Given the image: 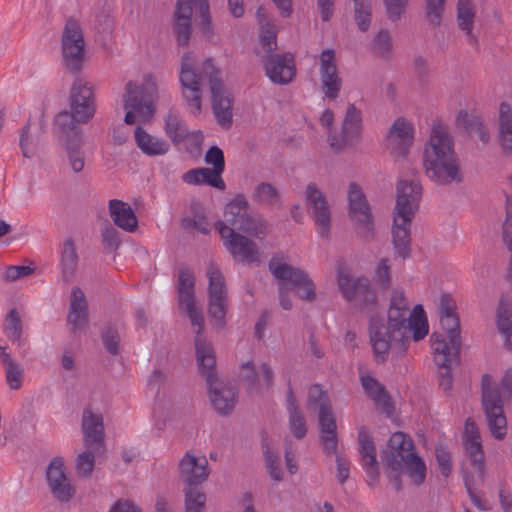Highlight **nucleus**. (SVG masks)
Wrapping results in <instances>:
<instances>
[{"mask_svg":"<svg viewBox=\"0 0 512 512\" xmlns=\"http://www.w3.org/2000/svg\"><path fill=\"white\" fill-rule=\"evenodd\" d=\"M428 332L429 324L423 306L417 304L409 313L404 292L395 290L390 300L387 323H372L370 338L375 355L384 360L390 351L396 355L404 354L411 340L418 342Z\"/></svg>","mask_w":512,"mask_h":512,"instance_id":"nucleus-1","label":"nucleus"},{"mask_svg":"<svg viewBox=\"0 0 512 512\" xmlns=\"http://www.w3.org/2000/svg\"><path fill=\"white\" fill-rule=\"evenodd\" d=\"M216 229L235 260L248 263L259 261L260 253L256 244L235 230L263 239L267 233V223L259 216L249 213L248 202L243 196H237L226 205L224 221H218Z\"/></svg>","mask_w":512,"mask_h":512,"instance_id":"nucleus-2","label":"nucleus"},{"mask_svg":"<svg viewBox=\"0 0 512 512\" xmlns=\"http://www.w3.org/2000/svg\"><path fill=\"white\" fill-rule=\"evenodd\" d=\"M427 176L440 185L461 181L454 141L446 125L435 123L423 152Z\"/></svg>","mask_w":512,"mask_h":512,"instance_id":"nucleus-3","label":"nucleus"},{"mask_svg":"<svg viewBox=\"0 0 512 512\" xmlns=\"http://www.w3.org/2000/svg\"><path fill=\"white\" fill-rule=\"evenodd\" d=\"M422 186L418 179H400L397 184L396 205L393 211L392 240L396 254L410 255L411 223L419 209Z\"/></svg>","mask_w":512,"mask_h":512,"instance_id":"nucleus-4","label":"nucleus"},{"mask_svg":"<svg viewBox=\"0 0 512 512\" xmlns=\"http://www.w3.org/2000/svg\"><path fill=\"white\" fill-rule=\"evenodd\" d=\"M96 103L93 87L80 79L76 80L70 90L69 111H61L54 119L59 134L78 136L79 125L89 122L95 115Z\"/></svg>","mask_w":512,"mask_h":512,"instance_id":"nucleus-5","label":"nucleus"},{"mask_svg":"<svg viewBox=\"0 0 512 512\" xmlns=\"http://www.w3.org/2000/svg\"><path fill=\"white\" fill-rule=\"evenodd\" d=\"M158 99L157 82L152 74H146L141 81L130 80L122 95L127 125L148 123L156 111Z\"/></svg>","mask_w":512,"mask_h":512,"instance_id":"nucleus-6","label":"nucleus"},{"mask_svg":"<svg viewBox=\"0 0 512 512\" xmlns=\"http://www.w3.org/2000/svg\"><path fill=\"white\" fill-rule=\"evenodd\" d=\"M482 405L489 430L494 438L502 440L507 434V420L503 403L512 397V367L508 368L500 383V388L493 383L491 375L482 377Z\"/></svg>","mask_w":512,"mask_h":512,"instance_id":"nucleus-7","label":"nucleus"},{"mask_svg":"<svg viewBox=\"0 0 512 512\" xmlns=\"http://www.w3.org/2000/svg\"><path fill=\"white\" fill-rule=\"evenodd\" d=\"M196 358L201 373L206 377L209 396L215 410L222 415L229 414L237 401L236 388L230 383L215 378V356L211 343L201 337L195 340Z\"/></svg>","mask_w":512,"mask_h":512,"instance_id":"nucleus-8","label":"nucleus"},{"mask_svg":"<svg viewBox=\"0 0 512 512\" xmlns=\"http://www.w3.org/2000/svg\"><path fill=\"white\" fill-rule=\"evenodd\" d=\"M179 474L185 483L186 512H203L206 495L199 487L210 474L205 455L188 451L179 463Z\"/></svg>","mask_w":512,"mask_h":512,"instance_id":"nucleus-9","label":"nucleus"},{"mask_svg":"<svg viewBox=\"0 0 512 512\" xmlns=\"http://www.w3.org/2000/svg\"><path fill=\"white\" fill-rule=\"evenodd\" d=\"M464 446L469 457V466L463 467V477L465 487L468 491L472 503L480 510H486L487 507L475 493V487L484 479L485 463L484 453L479 429L471 418H468L464 429Z\"/></svg>","mask_w":512,"mask_h":512,"instance_id":"nucleus-10","label":"nucleus"},{"mask_svg":"<svg viewBox=\"0 0 512 512\" xmlns=\"http://www.w3.org/2000/svg\"><path fill=\"white\" fill-rule=\"evenodd\" d=\"M269 269L280 280V304L283 309L288 310L292 307L288 298L290 291H294L301 299L307 301H312L315 298L313 281L304 271L288 265L279 258L270 260Z\"/></svg>","mask_w":512,"mask_h":512,"instance_id":"nucleus-11","label":"nucleus"},{"mask_svg":"<svg viewBox=\"0 0 512 512\" xmlns=\"http://www.w3.org/2000/svg\"><path fill=\"white\" fill-rule=\"evenodd\" d=\"M431 349L435 364L443 369L440 385L445 390L451 387V367L459 360L461 347L460 329H441L430 337Z\"/></svg>","mask_w":512,"mask_h":512,"instance_id":"nucleus-12","label":"nucleus"},{"mask_svg":"<svg viewBox=\"0 0 512 512\" xmlns=\"http://www.w3.org/2000/svg\"><path fill=\"white\" fill-rule=\"evenodd\" d=\"M85 445L88 450L80 453L75 460V469L79 477H88L93 471L95 454L104 443V426L101 414L85 409L82 418Z\"/></svg>","mask_w":512,"mask_h":512,"instance_id":"nucleus-13","label":"nucleus"},{"mask_svg":"<svg viewBox=\"0 0 512 512\" xmlns=\"http://www.w3.org/2000/svg\"><path fill=\"white\" fill-rule=\"evenodd\" d=\"M199 17V27L204 34L211 33V21L207 0H178L174 17V30L179 45H187L191 34V15Z\"/></svg>","mask_w":512,"mask_h":512,"instance_id":"nucleus-14","label":"nucleus"},{"mask_svg":"<svg viewBox=\"0 0 512 512\" xmlns=\"http://www.w3.org/2000/svg\"><path fill=\"white\" fill-rule=\"evenodd\" d=\"M206 276L208 278V316L211 325L221 330L226 325L229 307L225 278L219 267L213 263L207 266Z\"/></svg>","mask_w":512,"mask_h":512,"instance_id":"nucleus-15","label":"nucleus"},{"mask_svg":"<svg viewBox=\"0 0 512 512\" xmlns=\"http://www.w3.org/2000/svg\"><path fill=\"white\" fill-rule=\"evenodd\" d=\"M201 69L202 73L209 79L212 109L215 118L219 125L228 128L232 123V96L226 90L224 83L220 79V71L211 59L205 60Z\"/></svg>","mask_w":512,"mask_h":512,"instance_id":"nucleus-16","label":"nucleus"},{"mask_svg":"<svg viewBox=\"0 0 512 512\" xmlns=\"http://www.w3.org/2000/svg\"><path fill=\"white\" fill-rule=\"evenodd\" d=\"M201 74L196 72V58L192 53L184 54L181 60L179 80L182 97L189 113L194 116L202 111Z\"/></svg>","mask_w":512,"mask_h":512,"instance_id":"nucleus-17","label":"nucleus"},{"mask_svg":"<svg viewBox=\"0 0 512 512\" xmlns=\"http://www.w3.org/2000/svg\"><path fill=\"white\" fill-rule=\"evenodd\" d=\"M308 401L310 405H319L320 440L324 450L329 454L336 453L337 433L336 420L327 395L319 385L309 388Z\"/></svg>","mask_w":512,"mask_h":512,"instance_id":"nucleus-18","label":"nucleus"},{"mask_svg":"<svg viewBox=\"0 0 512 512\" xmlns=\"http://www.w3.org/2000/svg\"><path fill=\"white\" fill-rule=\"evenodd\" d=\"M195 277L189 268H181L178 272V305L179 309L187 314L197 334H201L204 328V318L201 308L195 299Z\"/></svg>","mask_w":512,"mask_h":512,"instance_id":"nucleus-19","label":"nucleus"},{"mask_svg":"<svg viewBox=\"0 0 512 512\" xmlns=\"http://www.w3.org/2000/svg\"><path fill=\"white\" fill-rule=\"evenodd\" d=\"M62 57L65 66L72 71L81 69L85 55V41L80 24L67 20L61 39Z\"/></svg>","mask_w":512,"mask_h":512,"instance_id":"nucleus-20","label":"nucleus"},{"mask_svg":"<svg viewBox=\"0 0 512 512\" xmlns=\"http://www.w3.org/2000/svg\"><path fill=\"white\" fill-rule=\"evenodd\" d=\"M347 197L349 216L357 227L358 232L364 237L372 235L373 218L362 189L356 183H351Z\"/></svg>","mask_w":512,"mask_h":512,"instance_id":"nucleus-21","label":"nucleus"},{"mask_svg":"<svg viewBox=\"0 0 512 512\" xmlns=\"http://www.w3.org/2000/svg\"><path fill=\"white\" fill-rule=\"evenodd\" d=\"M46 478L53 496L61 501H70L75 494V487L69 477L64 459L62 457H54L46 471Z\"/></svg>","mask_w":512,"mask_h":512,"instance_id":"nucleus-22","label":"nucleus"},{"mask_svg":"<svg viewBox=\"0 0 512 512\" xmlns=\"http://www.w3.org/2000/svg\"><path fill=\"white\" fill-rule=\"evenodd\" d=\"M338 286L345 299L359 304L374 303L376 292L366 278L353 279L346 267H338Z\"/></svg>","mask_w":512,"mask_h":512,"instance_id":"nucleus-23","label":"nucleus"},{"mask_svg":"<svg viewBox=\"0 0 512 512\" xmlns=\"http://www.w3.org/2000/svg\"><path fill=\"white\" fill-rule=\"evenodd\" d=\"M362 127V113L354 104H349L339 136L329 134L331 148L338 152L359 140Z\"/></svg>","mask_w":512,"mask_h":512,"instance_id":"nucleus-24","label":"nucleus"},{"mask_svg":"<svg viewBox=\"0 0 512 512\" xmlns=\"http://www.w3.org/2000/svg\"><path fill=\"white\" fill-rule=\"evenodd\" d=\"M306 204L313 216L317 233L322 238H327L330 232V209L323 193L314 183L306 188Z\"/></svg>","mask_w":512,"mask_h":512,"instance_id":"nucleus-25","label":"nucleus"},{"mask_svg":"<svg viewBox=\"0 0 512 512\" xmlns=\"http://www.w3.org/2000/svg\"><path fill=\"white\" fill-rule=\"evenodd\" d=\"M319 60L322 92L325 97L334 100L338 97L342 87V80L339 76L334 50H323L319 56Z\"/></svg>","mask_w":512,"mask_h":512,"instance_id":"nucleus-26","label":"nucleus"},{"mask_svg":"<svg viewBox=\"0 0 512 512\" xmlns=\"http://www.w3.org/2000/svg\"><path fill=\"white\" fill-rule=\"evenodd\" d=\"M414 140V125L400 117L392 124L386 139L387 147L395 156H405Z\"/></svg>","mask_w":512,"mask_h":512,"instance_id":"nucleus-27","label":"nucleus"},{"mask_svg":"<svg viewBox=\"0 0 512 512\" xmlns=\"http://www.w3.org/2000/svg\"><path fill=\"white\" fill-rule=\"evenodd\" d=\"M413 453L415 451L412 439L402 432H395L388 441L383 460L391 470L398 472L402 470L403 460Z\"/></svg>","mask_w":512,"mask_h":512,"instance_id":"nucleus-28","label":"nucleus"},{"mask_svg":"<svg viewBox=\"0 0 512 512\" xmlns=\"http://www.w3.org/2000/svg\"><path fill=\"white\" fill-rule=\"evenodd\" d=\"M267 77L275 84H287L295 76V64L291 55H271L266 59Z\"/></svg>","mask_w":512,"mask_h":512,"instance_id":"nucleus-29","label":"nucleus"},{"mask_svg":"<svg viewBox=\"0 0 512 512\" xmlns=\"http://www.w3.org/2000/svg\"><path fill=\"white\" fill-rule=\"evenodd\" d=\"M240 373L251 393L261 394L272 386L273 372L266 364H262L256 369L253 363H244Z\"/></svg>","mask_w":512,"mask_h":512,"instance_id":"nucleus-30","label":"nucleus"},{"mask_svg":"<svg viewBox=\"0 0 512 512\" xmlns=\"http://www.w3.org/2000/svg\"><path fill=\"white\" fill-rule=\"evenodd\" d=\"M358 442L362 466L369 478L368 484L373 485L379 476L376 450L372 438L364 427L359 429Z\"/></svg>","mask_w":512,"mask_h":512,"instance_id":"nucleus-31","label":"nucleus"},{"mask_svg":"<svg viewBox=\"0 0 512 512\" xmlns=\"http://www.w3.org/2000/svg\"><path fill=\"white\" fill-rule=\"evenodd\" d=\"M109 214L114 224L120 229L133 233L138 228V219L130 204L112 199L108 204Z\"/></svg>","mask_w":512,"mask_h":512,"instance_id":"nucleus-32","label":"nucleus"},{"mask_svg":"<svg viewBox=\"0 0 512 512\" xmlns=\"http://www.w3.org/2000/svg\"><path fill=\"white\" fill-rule=\"evenodd\" d=\"M134 138L137 147L140 151L147 156H162L165 155L169 149V143L163 138L148 133L144 128L138 126L134 132Z\"/></svg>","mask_w":512,"mask_h":512,"instance_id":"nucleus-33","label":"nucleus"},{"mask_svg":"<svg viewBox=\"0 0 512 512\" xmlns=\"http://www.w3.org/2000/svg\"><path fill=\"white\" fill-rule=\"evenodd\" d=\"M361 384L365 393L374 401L375 405L387 415L393 413V404L385 388L372 376L361 375Z\"/></svg>","mask_w":512,"mask_h":512,"instance_id":"nucleus-34","label":"nucleus"},{"mask_svg":"<svg viewBox=\"0 0 512 512\" xmlns=\"http://www.w3.org/2000/svg\"><path fill=\"white\" fill-rule=\"evenodd\" d=\"M512 300L507 296H502L496 311V326L499 334L502 336L504 345L508 350H512Z\"/></svg>","mask_w":512,"mask_h":512,"instance_id":"nucleus-35","label":"nucleus"},{"mask_svg":"<svg viewBox=\"0 0 512 512\" xmlns=\"http://www.w3.org/2000/svg\"><path fill=\"white\" fill-rule=\"evenodd\" d=\"M88 321L87 302L84 293L79 288H74L71 293L68 324L73 331L83 329Z\"/></svg>","mask_w":512,"mask_h":512,"instance_id":"nucleus-36","label":"nucleus"},{"mask_svg":"<svg viewBox=\"0 0 512 512\" xmlns=\"http://www.w3.org/2000/svg\"><path fill=\"white\" fill-rule=\"evenodd\" d=\"M223 171L215 168H198L186 172L184 182L188 184H208L214 188L223 190L225 183L222 179Z\"/></svg>","mask_w":512,"mask_h":512,"instance_id":"nucleus-37","label":"nucleus"},{"mask_svg":"<svg viewBox=\"0 0 512 512\" xmlns=\"http://www.w3.org/2000/svg\"><path fill=\"white\" fill-rule=\"evenodd\" d=\"M0 361L4 366L6 383L12 390H19L22 387L24 379V370L20 364L16 363L11 355L6 352L5 346L0 340Z\"/></svg>","mask_w":512,"mask_h":512,"instance_id":"nucleus-38","label":"nucleus"},{"mask_svg":"<svg viewBox=\"0 0 512 512\" xmlns=\"http://www.w3.org/2000/svg\"><path fill=\"white\" fill-rule=\"evenodd\" d=\"M499 141L501 147L507 151H512V108L507 102H502L499 106L498 116Z\"/></svg>","mask_w":512,"mask_h":512,"instance_id":"nucleus-39","label":"nucleus"},{"mask_svg":"<svg viewBox=\"0 0 512 512\" xmlns=\"http://www.w3.org/2000/svg\"><path fill=\"white\" fill-rule=\"evenodd\" d=\"M257 18L260 24V43L268 53L276 49L277 27L266 15V9L259 7L257 10Z\"/></svg>","mask_w":512,"mask_h":512,"instance_id":"nucleus-40","label":"nucleus"},{"mask_svg":"<svg viewBox=\"0 0 512 512\" xmlns=\"http://www.w3.org/2000/svg\"><path fill=\"white\" fill-rule=\"evenodd\" d=\"M60 135L65 140L66 154L71 169L75 173L81 172L85 165V156L81 148V134L77 137L71 135L66 136L64 134Z\"/></svg>","mask_w":512,"mask_h":512,"instance_id":"nucleus-41","label":"nucleus"},{"mask_svg":"<svg viewBox=\"0 0 512 512\" xmlns=\"http://www.w3.org/2000/svg\"><path fill=\"white\" fill-rule=\"evenodd\" d=\"M439 314L441 329H460L459 318L456 314V302L450 295L441 296Z\"/></svg>","mask_w":512,"mask_h":512,"instance_id":"nucleus-42","label":"nucleus"},{"mask_svg":"<svg viewBox=\"0 0 512 512\" xmlns=\"http://www.w3.org/2000/svg\"><path fill=\"white\" fill-rule=\"evenodd\" d=\"M475 18V6L471 0H458L457 20L461 30H463L471 43H475L476 39L472 34V28Z\"/></svg>","mask_w":512,"mask_h":512,"instance_id":"nucleus-43","label":"nucleus"},{"mask_svg":"<svg viewBox=\"0 0 512 512\" xmlns=\"http://www.w3.org/2000/svg\"><path fill=\"white\" fill-rule=\"evenodd\" d=\"M287 409L289 411V426L293 435L301 439L306 435V421L296 405L295 398L291 390L287 394Z\"/></svg>","mask_w":512,"mask_h":512,"instance_id":"nucleus-44","label":"nucleus"},{"mask_svg":"<svg viewBox=\"0 0 512 512\" xmlns=\"http://www.w3.org/2000/svg\"><path fill=\"white\" fill-rule=\"evenodd\" d=\"M456 123L459 127H463L470 133L475 131L482 142L485 143L489 140V131L474 114L460 111L457 115Z\"/></svg>","mask_w":512,"mask_h":512,"instance_id":"nucleus-45","label":"nucleus"},{"mask_svg":"<svg viewBox=\"0 0 512 512\" xmlns=\"http://www.w3.org/2000/svg\"><path fill=\"white\" fill-rule=\"evenodd\" d=\"M402 469L406 470L411 482L420 485L426 478V465L423 459L415 453L403 460Z\"/></svg>","mask_w":512,"mask_h":512,"instance_id":"nucleus-46","label":"nucleus"},{"mask_svg":"<svg viewBox=\"0 0 512 512\" xmlns=\"http://www.w3.org/2000/svg\"><path fill=\"white\" fill-rule=\"evenodd\" d=\"M60 264L65 276H71L77 268L78 255L72 239H66L60 250Z\"/></svg>","mask_w":512,"mask_h":512,"instance_id":"nucleus-47","label":"nucleus"},{"mask_svg":"<svg viewBox=\"0 0 512 512\" xmlns=\"http://www.w3.org/2000/svg\"><path fill=\"white\" fill-rule=\"evenodd\" d=\"M165 132L174 142H182L187 137V129L177 113L170 112L165 120Z\"/></svg>","mask_w":512,"mask_h":512,"instance_id":"nucleus-48","label":"nucleus"},{"mask_svg":"<svg viewBox=\"0 0 512 512\" xmlns=\"http://www.w3.org/2000/svg\"><path fill=\"white\" fill-rule=\"evenodd\" d=\"M354 18L359 30L369 29L372 19L371 5L366 0H354Z\"/></svg>","mask_w":512,"mask_h":512,"instance_id":"nucleus-49","label":"nucleus"},{"mask_svg":"<svg viewBox=\"0 0 512 512\" xmlns=\"http://www.w3.org/2000/svg\"><path fill=\"white\" fill-rule=\"evenodd\" d=\"M3 330L11 341H19L22 333V323L16 309H11L6 315Z\"/></svg>","mask_w":512,"mask_h":512,"instance_id":"nucleus-50","label":"nucleus"},{"mask_svg":"<svg viewBox=\"0 0 512 512\" xmlns=\"http://www.w3.org/2000/svg\"><path fill=\"white\" fill-rule=\"evenodd\" d=\"M254 199L262 204H275L279 200V194L272 184L261 183L254 192Z\"/></svg>","mask_w":512,"mask_h":512,"instance_id":"nucleus-51","label":"nucleus"},{"mask_svg":"<svg viewBox=\"0 0 512 512\" xmlns=\"http://www.w3.org/2000/svg\"><path fill=\"white\" fill-rule=\"evenodd\" d=\"M445 0H426V18L428 22L434 26L441 23L444 13Z\"/></svg>","mask_w":512,"mask_h":512,"instance_id":"nucleus-52","label":"nucleus"},{"mask_svg":"<svg viewBox=\"0 0 512 512\" xmlns=\"http://www.w3.org/2000/svg\"><path fill=\"white\" fill-rule=\"evenodd\" d=\"M264 456L266 460V466L271 478L275 481H280L282 479V471L279 466V457L274 454L266 440L263 442Z\"/></svg>","mask_w":512,"mask_h":512,"instance_id":"nucleus-53","label":"nucleus"},{"mask_svg":"<svg viewBox=\"0 0 512 512\" xmlns=\"http://www.w3.org/2000/svg\"><path fill=\"white\" fill-rule=\"evenodd\" d=\"M20 147L23 153V156L26 158H31L36 152V142L34 138L30 135V126L26 125L21 132L20 135Z\"/></svg>","mask_w":512,"mask_h":512,"instance_id":"nucleus-54","label":"nucleus"},{"mask_svg":"<svg viewBox=\"0 0 512 512\" xmlns=\"http://www.w3.org/2000/svg\"><path fill=\"white\" fill-rule=\"evenodd\" d=\"M205 162L213 166V168L224 171L225 159L223 151L217 146L209 148L205 154Z\"/></svg>","mask_w":512,"mask_h":512,"instance_id":"nucleus-55","label":"nucleus"},{"mask_svg":"<svg viewBox=\"0 0 512 512\" xmlns=\"http://www.w3.org/2000/svg\"><path fill=\"white\" fill-rule=\"evenodd\" d=\"M408 0H384L387 15L392 20H397L404 13Z\"/></svg>","mask_w":512,"mask_h":512,"instance_id":"nucleus-56","label":"nucleus"},{"mask_svg":"<svg viewBox=\"0 0 512 512\" xmlns=\"http://www.w3.org/2000/svg\"><path fill=\"white\" fill-rule=\"evenodd\" d=\"M503 241L510 252L509 270L512 271V211H507L503 223Z\"/></svg>","mask_w":512,"mask_h":512,"instance_id":"nucleus-57","label":"nucleus"},{"mask_svg":"<svg viewBox=\"0 0 512 512\" xmlns=\"http://www.w3.org/2000/svg\"><path fill=\"white\" fill-rule=\"evenodd\" d=\"M33 273V268L30 266H9L4 272V278L8 281H14L20 278L27 277Z\"/></svg>","mask_w":512,"mask_h":512,"instance_id":"nucleus-58","label":"nucleus"},{"mask_svg":"<svg viewBox=\"0 0 512 512\" xmlns=\"http://www.w3.org/2000/svg\"><path fill=\"white\" fill-rule=\"evenodd\" d=\"M102 340L104 346L111 354H116L118 352L119 345V336L115 329L108 328L102 334Z\"/></svg>","mask_w":512,"mask_h":512,"instance_id":"nucleus-59","label":"nucleus"},{"mask_svg":"<svg viewBox=\"0 0 512 512\" xmlns=\"http://www.w3.org/2000/svg\"><path fill=\"white\" fill-rule=\"evenodd\" d=\"M375 50L384 55L388 53L391 49V38L389 33L386 30H381L377 34L374 41Z\"/></svg>","mask_w":512,"mask_h":512,"instance_id":"nucleus-60","label":"nucleus"},{"mask_svg":"<svg viewBox=\"0 0 512 512\" xmlns=\"http://www.w3.org/2000/svg\"><path fill=\"white\" fill-rule=\"evenodd\" d=\"M184 221L187 227H191L202 234H207L210 230L207 219L202 215H195L192 219L188 218Z\"/></svg>","mask_w":512,"mask_h":512,"instance_id":"nucleus-61","label":"nucleus"},{"mask_svg":"<svg viewBox=\"0 0 512 512\" xmlns=\"http://www.w3.org/2000/svg\"><path fill=\"white\" fill-rule=\"evenodd\" d=\"M389 273H390V266L388 265V260L382 259L376 268L375 276H376L378 283L383 288H386L387 285L389 284V280H390Z\"/></svg>","mask_w":512,"mask_h":512,"instance_id":"nucleus-62","label":"nucleus"},{"mask_svg":"<svg viewBox=\"0 0 512 512\" xmlns=\"http://www.w3.org/2000/svg\"><path fill=\"white\" fill-rule=\"evenodd\" d=\"M436 458L442 475L448 477L451 471L450 455L444 449L436 450Z\"/></svg>","mask_w":512,"mask_h":512,"instance_id":"nucleus-63","label":"nucleus"},{"mask_svg":"<svg viewBox=\"0 0 512 512\" xmlns=\"http://www.w3.org/2000/svg\"><path fill=\"white\" fill-rule=\"evenodd\" d=\"M110 512H141V510L128 500H119L112 506Z\"/></svg>","mask_w":512,"mask_h":512,"instance_id":"nucleus-64","label":"nucleus"}]
</instances>
